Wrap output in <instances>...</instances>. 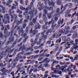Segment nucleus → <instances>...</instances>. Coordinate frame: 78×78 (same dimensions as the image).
<instances>
[{"label": "nucleus", "mask_w": 78, "mask_h": 78, "mask_svg": "<svg viewBox=\"0 0 78 78\" xmlns=\"http://www.w3.org/2000/svg\"><path fill=\"white\" fill-rule=\"evenodd\" d=\"M56 43H60L61 42V38H59L58 39L56 40Z\"/></svg>", "instance_id": "37"}, {"label": "nucleus", "mask_w": 78, "mask_h": 78, "mask_svg": "<svg viewBox=\"0 0 78 78\" xmlns=\"http://www.w3.org/2000/svg\"><path fill=\"white\" fill-rule=\"evenodd\" d=\"M72 5H73L72 3H68L65 5L64 8H67V6H72Z\"/></svg>", "instance_id": "22"}, {"label": "nucleus", "mask_w": 78, "mask_h": 78, "mask_svg": "<svg viewBox=\"0 0 78 78\" xmlns=\"http://www.w3.org/2000/svg\"><path fill=\"white\" fill-rule=\"evenodd\" d=\"M28 22H29V20H27L25 19L23 21V23H28Z\"/></svg>", "instance_id": "50"}, {"label": "nucleus", "mask_w": 78, "mask_h": 78, "mask_svg": "<svg viewBox=\"0 0 78 78\" xmlns=\"http://www.w3.org/2000/svg\"><path fill=\"white\" fill-rule=\"evenodd\" d=\"M16 44H17L16 43L14 42V43L12 45L11 48H14V47H15L16 46Z\"/></svg>", "instance_id": "59"}, {"label": "nucleus", "mask_w": 78, "mask_h": 78, "mask_svg": "<svg viewBox=\"0 0 78 78\" xmlns=\"http://www.w3.org/2000/svg\"><path fill=\"white\" fill-rule=\"evenodd\" d=\"M47 17L48 19H50L51 17H52V15H51L50 14V13H48L47 14Z\"/></svg>", "instance_id": "38"}, {"label": "nucleus", "mask_w": 78, "mask_h": 78, "mask_svg": "<svg viewBox=\"0 0 78 78\" xmlns=\"http://www.w3.org/2000/svg\"><path fill=\"white\" fill-rule=\"evenodd\" d=\"M68 10H69V11H73V10H74V9L73 8H72L71 7H69L68 8Z\"/></svg>", "instance_id": "62"}, {"label": "nucleus", "mask_w": 78, "mask_h": 78, "mask_svg": "<svg viewBox=\"0 0 78 78\" xmlns=\"http://www.w3.org/2000/svg\"><path fill=\"white\" fill-rule=\"evenodd\" d=\"M42 18L43 19L44 21L46 22L47 20V16L44 13L43 14Z\"/></svg>", "instance_id": "14"}, {"label": "nucleus", "mask_w": 78, "mask_h": 78, "mask_svg": "<svg viewBox=\"0 0 78 78\" xmlns=\"http://www.w3.org/2000/svg\"><path fill=\"white\" fill-rule=\"evenodd\" d=\"M42 27L43 28V29H44V30H46L48 28L47 27L46 25H45V24L44 26H43Z\"/></svg>", "instance_id": "55"}, {"label": "nucleus", "mask_w": 78, "mask_h": 78, "mask_svg": "<svg viewBox=\"0 0 78 78\" xmlns=\"http://www.w3.org/2000/svg\"><path fill=\"white\" fill-rule=\"evenodd\" d=\"M23 18H22L20 20V21H18V23L19 25H21L22 23V22H23Z\"/></svg>", "instance_id": "29"}, {"label": "nucleus", "mask_w": 78, "mask_h": 78, "mask_svg": "<svg viewBox=\"0 0 78 78\" xmlns=\"http://www.w3.org/2000/svg\"><path fill=\"white\" fill-rule=\"evenodd\" d=\"M33 69H34V67L32 66L30 67V72L29 73V74H30L31 72L33 71Z\"/></svg>", "instance_id": "40"}, {"label": "nucleus", "mask_w": 78, "mask_h": 78, "mask_svg": "<svg viewBox=\"0 0 78 78\" xmlns=\"http://www.w3.org/2000/svg\"><path fill=\"white\" fill-rule=\"evenodd\" d=\"M56 25H57V24H52L51 25V29H52V30H54L55 29V28L56 27Z\"/></svg>", "instance_id": "28"}, {"label": "nucleus", "mask_w": 78, "mask_h": 78, "mask_svg": "<svg viewBox=\"0 0 78 78\" xmlns=\"http://www.w3.org/2000/svg\"><path fill=\"white\" fill-rule=\"evenodd\" d=\"M64 22V19L63 18H60L58 20V24L56 26L55 29L56 30H58L59 27H60V25H61H61H62V23H63V22Z\"/></svg>", "instance_id": "3"}, {"label": "nucleus", "mask_w": 78, "mask_h": 78, "mask_svg": "<svg viewBox=\"0 0 78 78\" xmlns=\"http://www.w3.org/2000/svg\"><path fill=\"white\" fill-rule=\"evenodd\" d=\"M23 65V63H21L18 64V65L16 66V68H17V67H20V66H22Z\"/></svg>", "instance_id": "46"}, {"label": "nucleus", "mask_w": 78, "mask_h": 78, "mask_svg": "<svg viewBox=\"0 0 78 78\" xmlns=\"http://www.w3.org/2000/svg\"><path fill=\"white\" fill-rule=\"evenodd\" d=\"M78 55H76V56L74 58V59L75 60H76L77 59H78Z\"/></svg>", "instance_id": "64"}, {"label": "nucleus", "mask_w": 78, "mask_h": 78, "mask_svg": "<svg viewBox=\"0 0 78 78\" xmlns=\"http://www.w3.org/2000/svg\"><path fill=\"white\" fill-rule=\"evenodd\" d=\"M54 29H48L46 33V34H48L49 33H52V32L53 31V30Z\"/></svg>", "instance_id": "15"}, {"label": "nucleus", "mask_w": 78, "mask_h": 78, "mask_svg": "<svg viewBox=\"0 0 78 78\" xmlns=\"http://www.w3.org/2000/svg\"><path fill=\"white\" fill-rule=\"evenodd\" d=\"M0 7L1 8H2V11L3 13H5V10H6V9H5V8L3 7V5H2L0 4Z\"/></svg>", "instance_id": "20"}, {"label": "nucleus", "mask_w": 78, "mask_h": 78, "mask_svg": "<svg viewBox=\"0 0 78 78\" xmlns=\"http://www.w3.org/2000/svg\"><path fill=\"white\" fill-rule=\"evenodd\" d=\"M16 55V52H14V53L12 54V55H10L9 57V58H12V57H13L14 56H15V55Z\"/></svg>", "instance_id": "43"}, {"label": "nucleus", "mask_w": 78, "mask_h": 78, "mask_svg": "<svg viewBox=\"0 0 78 78\" xmlns=\"http://www.w3.org/2000/svg\"><path fill=\"white\" fill-rule=\"evenodd\" d=\"M2 27L1 28V31L4 30V28H5V27L3 26V23L2 22V19L0 18V27Z\"/></svg>", "instance_id": "10"}, {"label": "nucleus", "mask_w": 78, "mask_h": 78, "mask_svg": "<svg viewBox=\"0 0 78 78\" xmlns=\"http://www.w3.org/2000/svg\"><path fill=\"white\" fill-rule=\"evenodd\" d=\"M13 6L12 7V8H11V9L12 10H13V9H16V5H15V4H13Z\"/></svg>", "instance_id": "44"}, {"label": "nucleus", "mask_w": 78, "mask_h": 78, "mask_svg": "<svg viewBox=\"0 0 78 78\" xmlns=\"http://www.w3.org/2000/svg\"><path fill=\"white\" fill-rule=\"evenodd\" d=\"M14 37H10L9 38V40L5 44L6 45H9V44H12V43L14 42Z\"/></svg>", "instance_id": "2"}, {"label": "nucleus", "mask_w": 78, "mask_h": 78, "mask_svg": "<svg viewBox=\"0 0 78 78\" xmlns=\"http://www.w3.org/2000/svg\"><path fill=\"white\" fill-rule=\"evenodd\" d=\"M48 63H45V64L44 65V66L45 67H50V65H48Z\"/></svg>", "instance_id": "34"}, {"label": "nucleus", "mask_w": 78, "mask_h": 78, "mask_svg": "<svg viewBox=\"0 0 78 78\" xmlns=\"http://www.w3.org/2000/svg\"><path fill=\"white\" fill-rule=\"evenodd\" d=\"M4 44H5V41H3L2 43V41H0V47H2L3 45Z\"/></svg>", "instance_id": "41"}, {"label": "nucleus", "mask_w": 78, "mask_h": 78, "mask_svg": "<svg viewBox=\"0 0 78 78\" xmlns=\"http://www.w3.org/2000/svg\"><path fill=\"white\" fill-rule=\"evenodd\" d=\"M61 36V34H60L59 35L58 34L56 36L55 38L58 39V38H59V37H60V36Z\"/></svg>", "instance_id": "58"}, {"label": "nucleus", "mask_w": 78, "mask_h": 78, "mask_svg": "<svg viewBox=\"0 0 78 78\" xmlns=\"http://www.w3.org/2000/svg\"><path fill=\"white\" fill-rule=\"evenodd\" d=\"M8 72V70L7 69H5V71H4L2 73H3V75H7V74L6 73H5V74H4L5 73H6V72Z\"/></svg>", "instance_id": "45"}, {"label": "nucleus", "mask_w": 78, "mask_h": 78, "mask_svg": "<svg viewBox=\"0 0 78 78\" xmlns=\"http://www.w3.org/2000/svg\"><path fill=\"white\" fill-rule=\"evenodd\" d=\"M77 45H78V43L76 42L75 44L74 43V44H73V47H74L73 48L75 49V50H76L78 48V46Z\"/></svg>", "instance_id": "16"}, {"label": "nucleus", "mask_w": 78, "mask_h": 78, "mask_svg": "<svg viewBox=\"0 0 78 78\" xmlns=\"http://www.w3.org/2000/svg\"><path fill=\"white\" fill-rule=\"evenodd\" d=\"M70 13V11L69 9L66 12L65 15V17H71L72 15L69 14Z\"/></svg>", "instance_id": "7"}, {"label": "nucleus", "mask_w": 78, "mask_h": 78, "mask_svg": "<svg viewBox=\"0 0 78 78\" xmlns=\"http://www.w3.org/2000/svg\"><path fill=\"white\" fill-rule=\"evenodd\" d=\"M64 31V29H61L59 31V33H63V32Z\"/></svg>", "instance_id": "60"}, {"label": "nucleus", "mask_w": 78, "mask_h": 78, "mask_svg": "<svg viewBox=\"0 0 78 78\" xmlns=\"http://www.w3.org/2000/svg\"><path fill=\"white\" fill-rule=\"evenodd\" d=\"M37 16H36V17L35 18H34L32 20V22L34 23H35L37 21Z\"/></svg>", "instance_id": "23"}, {"label": "nucleus", "mask_w": 78, "mask_h": 78, "mask_svg": "<svg viewBox=\"0 0 78 78\" xmlns=\"http://www.w3.org/2000/svg\"><path fill=\"white\" fill-rule=\"evenodd\" d=\"M34 17V14H32V15L30 16V17L29 19V21L31 22L32 20V19Z\"/></svg>", "instance_id": "35"}, {"label": "nucleus", "mask_w": 78, "mask_h": 78, "mask_svg": "<svg viewBox=\"0 0 78 78\" xmlns=\"http://www.w3.org/2000/svg\"><path fill=\"white\" fill-rule=\"evenodd\" d=\"M74 42V41H72L70 42V44H68V47H67L66 48H65V50H67V49H68V48H69L70 47V46L71 45H73L74 44V43L73 42Z\"/></svg>", "instance_id": "13"}, {"label": "nucleus", "mask_w": 78, "mask_h": 78, "mask_svg": "<svg viewBox=\"0 0 78 78\" xmlns=\"http://www.w3.org/2000/svg\"><path fill=\"white\" fill-rule=\"evenodd\" d=\"M52 78H59V76H57L56 75H53L51 76Z\"/></svg>", "instance_id": "52"}, {"label": "nucleus", "mask_w": 78, "mask_h": 78, "mask_svg": "<svg viewBox=\"0 0 78 78\" xmlns=\"http://www.w3.org/2000/svg\"><path fill=\"white\" fill-rule=\"evenodd\" d=\"M50 59H49L48 58H45L44 59L43 61V62L44 63V62L48 63L49 62H50Z\"/></svg>", "instance_id": "12"}, {"label": "nucleus", "mask_w": 78, "mask_h": 78, "mask_svg": "<svg viewBox=\"0 0 78 78\" xmlns=\"http://www.w3.org/2000/svg\"><path fill=\"white\" fill-rule=\"evenodd\" d=\"M69 33V30H66V29L64 30V31L63 32L64 34H67Z\"/></svg>", "instance_id": "25"}, {"label": "nucleus", "mask_w": 78, "mask_h": 78, "mask_svg": "<svg viewBox=\"0 0 78 78\" xmlns=\"http://www.w3.org/2000/svg\"><path fill=\"white\" fill-rule=\"evenodd\" d=\"M23 27H21L20 30V31L21 32V33H22V34H23L24 33V30H23Z\"/></svg>", "instance_id": "56"}, {"label": "nucleus", "mask_w": 78, "mask_h": 78, "mask_svg": "<svg viewBox=\"0 0 78 78\" xmlns=\"http://www.w3.org/2000/svg\"><path fill=\"white\" fill-rule=\"evenodd\" d=\"M41 27V25H40L39 23H37V24L35 25L34 28L35 30H37V29H39V30L40 29Z\"/></svg>", "instance_id": "11"}, {"label": "nucleus", "mask_w": 78, "mask_h": 78, "mask_svg": "<svg viewBox=\"0 0 78 78\" xmlns=\"http://www.w3.org/2000/svg\"><path fill=\"white\" fill-rule=\"evenodd\" d=\"M30 30V29H29V28H28V27H27L26 28V33H28V31Z\"/></svg>", "instance_id": "61"}, {"label": "nucleus", "mask_w": 78, "mask_h": 78, "mask_svg": "<svg viewBox=\"0 0 78 78\" xmlns=\"http://www.w3.org/2000/svg\"><path fill=\"white\" fill-rule=\"evenodd\" d=\"M20 9H21V10H23V11H24L25 9V8H23V6L22 5H20Z\"/></svg>", "instance_id": "47"}, {"label": "nucleus", "mask_w": 78, "mask_h": 78, "mask_svg": "<svg viewBox=\"0 0 78 78\" xmlns=\"http://www.w3.org/2000/svg\"><path fill=\"white\" fill-rule=\"evenodd\" d=\"M51 22V25H53L55 24V20H53V19H52Z\"/></svg>", "instance_id": "49"}, {"label": "nucleus", "mask_w": 78, "mask_h": 78, "mask_svg": "<svg viewBox=\"0 0 78 78\" xmlns=\"http://www.w3.org/2000/svg\"><path fill=\"white\" fill-rule=\"evenodd\" d=\"M62 2H61V1L59 0H57L56 3L58 5H60Z\"/></svg>", "instance_id": "27"}, {"label": "nucleus", "mask_w": 78, "mask_h": 78, "mask_svg": "<svg viewBox=\"0 0 78 78\" xmlns=\"http://www.w3.org/2000/svg\"><path fill=\"white\" fill-rule=\"evenodd\" d=\"M5 53H10V50H9V48L7 49L5 51Z\"/></svg>", "instance_id": "54"}, {"label": "nucleus", "mask_w": 78, "mask_h": 78, "mask_svg": "<svg viewBox=\"0 0 78 78\" xmlns=\"http://www.w3.org/2000/svg\"><path fill=\"white\" fill-rule=\"evenodd\" d=\"M10 17L9 14H6L4 15V18L2 19L3 22H4L5 24L10 23Z\"/></svg>", "instance_id": "1"}, {"label": "nucleus", "mask_w": 78, "mask_h": 78, "mask_svg": "<svg viewBox=\"0 0 78 78\" xmlns=\"http://www.w3.org/2000/svg\"><path fill=\"white\" fill-rule=\"evenodd\" d=\"M46 33V30H43V32H42L41 33V35H43L42 36H44V35H45L44 34V33Z\"/></svg>", "instance_id": "53"}, {"label": "nucleus", "mask_w": 78, "mask_h": 78, "mask_svg": "<svg viewBox=\"0 0 78 78\" xmlns=\"http://www.w3.org/2000/svg\"><path fill=\"white\" fill-rule=\"evenodd\" d=\"M17 64V63L13 62V63H12L13 66L12 67V69H14V68L16 67V66Z\"/></svg>", "instance_id": "30"}, {"label": "nucleus", "mask_w": 78, "mask_h": 78, "mask_svg": "<svg viewBox=\"0 0 78 78\" xmlns=\"http://www.w3.org/2000/svg\"><path fill=\"white\" fill-rule=\"evenodd\" d=\"M55 64H58V63H59V61H56V60H55V61H54L53 62H52V64H51V66H54L55 65Z\"/></svg>", "instance_id": "24"}, {"label": "nucleus", "mask_w": 78, "mask_h": 78, "mask_svg": "<svg viewBox=\"0 0 78 78\" xmlns=\"http://www.w3.org/2000/svg\"><path fill=\"white\" fill-rule=\"evenodd\" d=\"M78 35L77 34H76L75 35L73 36L72 37L73 39H76V38H78Z\"/></svg>", "instance_id": "48"}, {"label": "nucleus", "mask_w": 78, "mask_h": 78, "mask_svg": "<svg viewBox=\"0 0 78 78\" xmlns=\"http://www.w3.org/2000/svg\"><path fill=\"white\" fill-rule=\"evenodd\" d=\"M17 13H19V14H22V11H20L19 9H18L17 10Z\"/></svg>", "instance_id": "57"}, {"label": "nucleus", "mask_w": 78, "mask_h": 78, "mask_svg": "<svg viewBox=\"0 0 78 78\" xmlns=\"http://www.w3.org/2000/svg\"><path fill=\"white\" fill-rule=\"evenodd\" d=\"M43 68L42 64H41L40 66H38L37 69H39L38 70H41Z\"/></svg>", "instance_id": "32"}, {"label": "nucleus", "mask_w": 78, "mask_h": 78, "mask_svg": "<svg viewBox=\"0 0 78 78\" xmlns=\"http://www.w3.org/2000/svg\"><path fill=\"white\" fill-rule=\"evenodd\" d=\"M13 18L14 19H15V20L14 21V22L16 23L17 21V16L16 15V14H13Z\"/></svg>", "instance_id": "17"}, {"label": "nucleus", "mask_w": 78, "mask_h": 78, "mask_svg": "<svg viewBox=\"0 0 78 78\" xmlns=\"http://www.w3.org/2000/svg\"><path fill=\"white\" fill-rule=\"evenodd\" d=\"M38 33V30H34L32 32V34H33V35H34V36H35V35H36L37 33Z\"/></svg>", "instance_id": "21"}, {"label": "nucleus", "mask_w": 78, "mask_h": 78, "mask_svg": "<svg viewBox=\"0 0 78 78\" xmlns=\"http://www.w3.org/2000/svg\"><path fill=\"white\" fill-rule=\"evenodd\" d=\"M41 38H42V39L44 38V41H45L47 39V36L46 35H44V36H42Z\"/></svg>", "instance_id": "26"}, {"label": "nucleus", "mask_w": 78, "mask_h": 78, "mask_svg": "<svg viewBox=\"0 0 78 78\" xmlns=\"http://www.w3.org/2000/svg\"><path fill=\"white\" fill-rule=\"evenodd\" d=\"M16 56H17L16 57V58L12 61L11 64H12L14 62H16L19 61V54H17Z\"/></svg>", "instance_id": "6"}, {"label": "nucleus", "mask_w": 78, "mask_h": 78, "mask_svg": "<svg viewBox=\"0 0 78 78\" xmlns=\"http://www.w3.org/2000/svg\"><path fill=\"white\" fill-rule=\"evenodd\" d=\"M27 23H22V27L23 28V29H25V28H26V27H27Z\"/></svg>", "instance_id": "36"}, {"label": "nucleus", "mask_w": 78, "mask_h": 78, "mask_svg": "<svg viewBox=\"0 0 78 78\" xmlns=\"http://www.w3.org/2000/svg\"><path fill=\"white\" fill-rule=\"evenodd\" d=\"M4 34H5V36H7V35H8L9 34V32L8 31H7V30H4Z\"/></svg>", "instance_id": "31"}, {"label": "nucleus", "mask_w": 78, "mask_h": 78, "mask_svg": "<svg viewBox=\"0 0 78 78\" xmlns=\"http://www.w3.org/2000/svg\"><path fill=\"white\" fill-rule=\"evenodd\" d=\"M39 55H32L31 56V58H34V59H35L36 58H37V57H39Z\"/></svg>", "instance_id": "33"}, {"label": "nucleus", "mask_w": 78, "mask_h": 78, "mask_svg": "<svg viewBox=\"0 0 78 78\" xmlns=\"http://www.w3.org/2000/svg\"><path fill=\"white\" fill-rule=\"evenodd\" d=\"M70 28V26H68L67 27H65V30H69Z\"/></svg>", "instance_id": "63"}, {"label": "nucleus", "mask_w": 78, "mask_h": 78, "mask_svg": "<svg viewBox=\"0 0 78 78\" xmlns=\"http://www.w3.org/2000/svg\"><path fill=\"white\" fill-rule=\"evenodd\" d=\"M43 12H44L43 14H48V11H47L46 9L43 10Z\"/></svg>", "instance_id": "42"}, {"label": "nucleus", "mask_w": 78, "mask_h": 78, "mask_svg": "<svg viewBox=\"0 0 78 78\" xmlns=\"http://www.w3.org/2000/svg\"><path fill=\"white\" fill-rule=\"evenodd\" d=\"M15 12L13 10L12 11V9H10L9 11V14L10 16L11 17V18H13V14H14Z\"/></svg>", "instance_id": "8"}, {"label": "nucleus", "mask_w": 78, "mask_h": 78, "mask_svg": "<svg viewBox=\"0 0 78 78\" xmlns=\"http://www.w3.org/2000/svg\"><path fill=\"white\" fill-rule=\"evenodd\" d=\"M48 3L49 6L55 7V4L56 3V2H53V0H51V1L50 0H48Z\"/></svg>", "instance_id": "4"}, {"label": "nucleus", "mask_w": 78, "mask_h": 78, "mask_svg": "<svg viewBox=\"0 0 78 78\" xmlns=\"http://www.w3.org/2000/svg\"><path fill=\"white\" fill-rule=\"evenodd\" d=\"M56 13L55 14V15L54 16V17L55 16H60V15L61 14V12H60V9L59 8H58L56 10Z\"/></svg>", "instance_id": "9"}, {"label": "nucleus", "mask_w": 78, "mask_h": 78, "mask_svg": "<svg viewBox=\"0 0 78 78\" xmlns=\"http://www.w3.org/2000/svg\"><path fill=\"white\" fill-rule=\"evenodd\" d=\"M13 33H14V32L10 31L9 33V35H10L11 37L13 36Z\"/></svg>", "instance_id": "39"}, {"label": "nucleus", "mask_w": 78, "mask_h": 78, "mask_svg": "<svg viewBox=\"0 0 78 78\" xmlns=\"http://www.w3.org/2000/svg\"><path fill=\"white\" fill-rule=\"evenodd\" d=\"M5 29H4V30L8 31V30H9L10 29V27H9V25L5 26Z\"/></svg>", "instance_id": "19"}, {"label": "nucleus", "mask_w": 78, "mask_h": 78, "mask_svg": "<svg viewBox=\"0 0 78 78\" xmlns=\"http://www.w3.org/2000/svg\"><path fill=\"white\" fill-rule=\"evenodd\" d=\"M33 3H34V2H31L30 4V5L28 6L29 8L31 10H32V9H31V8H32V7H34V5L33 4Z\"/></svg>", "instance_id": "18"}, {"label": "nucleus", "mask_w": 78, "mask_h": 78, "mask_svg": "<svg viewBox=\"0 0 78 78\" xmlns=\"http://www.w3.org/2000/svg\"><path fill=\"white\" fill-rule=\"evenodd\" d=\"M50 24H51V22L49 21V22H46L45 23V25H46L47 26V25H50Z\"/></svg>", "instance_id": "51"}, {"label": "nucleus", "mask_w": 78, "mask_h": 78, "mask_svg": "<svg viewBox=\"0 0 78 78\" xmlns=\"http://www.w3.org/2000/svg\"><path fill=\"white\" fill-rule=\"evenodd\" d=\"M6 53L5 51H2L1 54L0 55V63L2 62V60H1L3 58H4V57H5L6 56Z\"/></svg>", "instance_id": "5"}]
</instances>
